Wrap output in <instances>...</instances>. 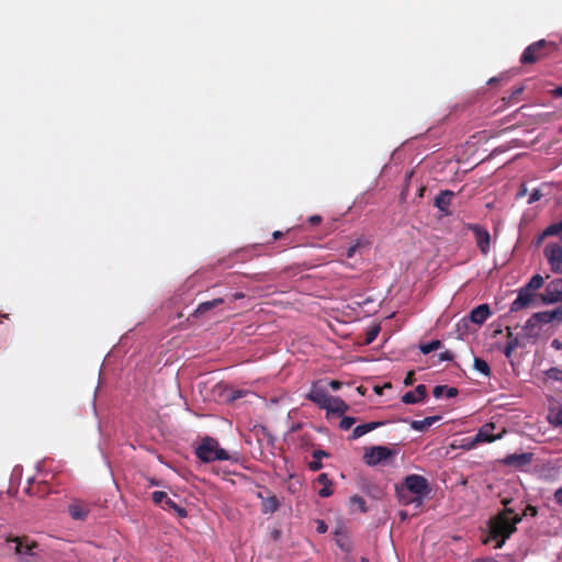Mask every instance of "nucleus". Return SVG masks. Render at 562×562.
I'll return each instance as SVG.
<instances>
[{"label":"nucleus","instance_id":"obj_1","mask_svg":"<svg viewBox=\"0 0 562 562\" xmlns=\"http://www.w3.org/2000/svg\"><path fill=\"white\" fill-rule=\"evenodd\" d=\"M522 520V517L515 514L512 508H504L494 518L491 519L490 528L492 537L499 539L496 548H501L506 539L515 531L516 525Z\"/></svg>","mask_w":562,"mask_h":562},{"label":"nucleus","instance_id":"obj_2","mask_svg":"<svg viewBox=\"0 0 562 562\" xmlns=\"http://www.w3.org/2000/svg\"><path fill=\"white\" fill-rule=\"evenodd\" d=\"M195 453L203 462L224 460L237 461V457L235 454H231L228 451L221 448L218 441L211 437L202 439L201 443L195 449Z\"/></svg>","mask_w":562,"mask_h":562},{"label":"nucleus","instance_id":"obj_3","mask_svg":"<svg viewBox=\"0 0 562 562\" xmlns=\"http://www.w3.org/2000/svg\"><path fill=\"white\" fill-rule=\"evenodd\" d=\"M557 48L553 42L546 40L537 41L525 48L520 56V63L524 65H532L551 54Z\"/></svg>","mask_w":562,"mask_h":562},{"label":"nucleus","instance_id":"obj_4","mask_svg":"<svg viewBox=\"0 0 562 562\" xmlns=\"http://www.w3.org/2000/svg\"><path fill=\"white\" fill-rule=\"evenodd\" d=\"M394 456V451L385 446H374L368 449L363 456L368 465H376Z\"/></svg>","mask_w":562,"mask_h":562},{"label":"nucleus","instance_id":"obj_5","mask_svg":"<svg viewBox=\"0 0 562 562\" xmlns=\"http://www.w3.org/2000/svg\"><path fill=\"white\" fill-rule=\"evenodd\" d=\"M543 251L551 270L555 273H562V247L555 243H550Z\"/></svg>","mask_w":562,"mask_h":562},{"label":"nucleus","instance_id":"obj_6","mask_svg":"<svg viewBox=\"0 0 562 562\" xmlns=\"http://www.w3.org/2000/svg\"><path fill=\"white\" fill-rule=\"evenodd\" d=\"M541 300L546 304H553L562 301V279H555L548 283Z\"/></svg>","mask_w":562,"mask_h":562},{"label":"nucleus","instance_id":"obj_7","mask_svg":"<svg viewBox=\"0 0 562 562\" xmlns=\"http://www.w3.org/2000/svg\"><path fill=\"white\" fill-rule=\"evenodd\" d=\"M407 490L417 496H424L428 493V482L424 476L411 474L405 479Z\"/></svg>","mask_w":562,"mask_h":562},{"label":"nucleus","instance_id":"obj_8","mask_svg":"<svg viewBox=\"0 0 562 562\" xmlns=\"http://www.w3.org/2000/svg\"><path fill=\"white\" fill-rule=\"evenodd\" d=\"M330 395L325 389L318 387L316 385L312 386L307 394V398L317 404L321 408L327 407L330 401Z\"/></svg>","mask_w":562,"mask_h":562},{"label":"nucleus","instance_id":"obj_9","mask_svg":"<svg viewBox=\"0 0 562 562\" xmlns=\"http://www.w3.org/2000/svg\"><path fill=\"white\" fill-rule=\"evenodd\" d=\"M533 321H539L540 324L562 323V307L535 313Z\"/></svg>","mask_w":562,"mask_h":562},{"label":"nucleus","instance_id":"obj_10","mask_svg":"<svg viewBox=\"0 0 562 562\" xmlns=\"http://www.w3.org/2000/svg\"><path fill=\"white\" fill-rule=\"evenodd\" d=\"M533 294L524 286L519 290L517 299L510 305V312H517L530 306Z\"/></svg>","mask_w":562,"mask_h":562},{"label":"nucleus","instance_id":"obj_11","mask_svg":"<svg viewBox=\"0 0 562 562\" xmlns=\"http://www.w3.org/2000/svg\"><path fill=\"white\" fill-rule=\"evenodd\" d=\"M495 429V425L493 423H487L485 425H483L477 434L475 435L474 437V443H481V442H492L498 438H501V436H494L493 435V431Z\"/></svg>","mask_w":562,"mask_h":562},{"label":"nucleus","instance_id":"obj_12","mask_svg":"<svg viewBox=\"0 0 562 562\" xmlns=\"http://www.w3.org/2000/svg\"><path fill=\"white\" fill-rule=\"evenodd\" d=\"M473 233L475 235L476 244L480 248V250L486 255L490 250V243H491V236L486 229H483L482 227L474 226Z\"/></svg>","mask_w":562,"mask_h":562},{"label":"nucleus","instance_id":"obj_13","mask_svg":"<svg viewBox=\"0 0 562 562\" xmlns=\"http://www.w3.org/2000/svg\"><path fill=\"white\" fill-rule=\"evenodd\" d=\"M427 395V387L424 384L416 386L414 391H409L402 396L405 404H415L422 402Z\"/></svg>","mask_w":562,"mask_h":562},{"label":"nucleus","instance_id":"obj_14","mask_svg":"<svg viewBox=\"0 0 562 562\" xmlns=\"http://www.w3.org/2000/svg\"><path fill=\"white\" fill-rule=\"evenodd\" d=\"M7 541H13L16 543L14 550L15 553L19 554L21 558L34 555L33 548L35 547V544H29L25 538H8Z\"/></svg>","mask_w":562,"mask_h":562},{"label":"nucleus","instance_id":"obj_15","mask_svg":"<svg viewBox=\"0 0 562 562\" xmlns=\"http://www.w3.org/2000/svg\"><path fill=\"white\" fill-rule=\"evenodd\" d=\"M490 315V306L487 304H481L472 310L470 313V319L477 325H482Z\"/></svg>","mask_w":562,"mask_h":562},{"label":"nucleus","instance_id":"obj_16","mask_svg":"<svg viewBox=\"0 0 562 562\" xmlns=\"http://www.w3.org/2000/svg\"><path fill=\"white\" fill-rule=\"evenodd\" d=\"M532 459L531 453L509 454L504 459V463L507 465L520 468L530 463Z\"/></svg>","mask_w":562,"mask_h":562},{"label":"nucleus","instance_id":"obj_17","mask_svg":"<svg viewBox=\"0 0 562 562\" xmlns=\"http://www.w3.org/2000/svg\"><path fill=\"white\" fill-rule=\"evenodd\" d=\"M453 193L449 190L440 192L435 199V205L443 213L448 214V207L451 203Z\"/></svg>","mask_w":562,"mask_h":562},{"label":"nucleus","instance_id":"obj_18","mask_svg":"<svg viewBox=\"0 0 562 562\" xmlns=\"http://www.w3.org/2000/svg\"><path fill=\"white\" fill-rule=\"evenodd\" d=\"M88 513V506L82 503L74 502L69 505V514L76 520H83Z\"/></svg>","mask_w":562,"mask_h":562},{"label":"nucleus","instance_id":"obj_19","mask_svg":"<svg viewBox=\"0 0 562 562\" xmlns=\"http://www.w3.org/2000/svg\"><path fill=\"white\" fill-rule=\"evenodd\" d=\"M349 408L348 404L339 397H330L329 404L326 409L328 413L341 415Z\"/></svg>","mask_w":562,"mask_h":562},{"label":"nucleus","instance_id":"obj_20","mask_svg":"<svg viewBox=\"0 0 562 562\" xmlns=\"http://www.w3.org/2000/svg\"><path fill=\"white\" fill-rule=\"evenodd\" d=\"M440 419V416H429L422 420H412L411 427L416 431H426L429 427H431L435 423H437Z\"/></svg>","mask_w":562,"mask_h":562},{"label":"nucleus","instance_id":"obj_21","mask_svg":"<svg viewBox=\"0 0 562 562\" xmlns=\"http://www.w3.org/2000/svg\"><path fill=\"white\" fill-rule=\"evenodd\" d=\"M262 499V513L263 514H272L278 510L280 506V502L274 495H270L268 497H262L261 494L258 495Z\"/></svg>","mask_w":562,"mask_h":562},{"label":"nucleus","instance_id":"obj_22","mask_svg":"<svg viewBox=\"0 0 562 562\" xmlns=\"http://www.w3.org/2000/svg\"><path fill=\"white\" fill-rule=\"evenodd\" d=\"M224 302L223 299L218 297V299H214L212 301H207V302H203V303H200L196 307V310L194 311L193 313V316L195 317H199V316H202L204 315L206 312H209L210 310H212L213 307H216L218 306L220 304H222Z\"/></svg>","mask_w":562,"mask_h":562},{"label":"nucleus","instance_id":"obj_23","mask_svg":"<svg viewBox=\"0 0 562 562\" xmlns=\"http://www.w3.org/2000/svg\"><path fill=\"white\" fill-rule=\"evenodd\" d=\"M317 482L323 485V487L318 491V495L321 497H328L333 494L331 481L326 473L319 474Z\"/></svg>","mask_w":562,"mask_h":562},{"label":"nucleus","instance_id":"obj_24","mask_svg":"<svg viewBox=\"0 0 562 562\" xmlns=\"http://www.w3.org/2000/svg\"><path fill=\"white\" fill-rule=\"evenodd\" d=\"M380 425H382L381 422H372V423H368V424H363V425H359L357 426L353 431H352V438L353 439H357V438H360L361 436L366 435L367 432L375 429L376 427H379Z\"/></svg>","mask_w":562,"mask_h":562},{"label":"nucleus","instance_id":"obj_25","mask_svg":"<svg viewBox=\"0 0 562 562\" xmlns=\"http://www.w3.org/2000/svg\"><path fill=\"white\" fill-rule=\"evenodd\" d=\"M539 321H533V315L526 322L524 330L528 337H538L540 334Z\"/></svg>","mask_w":562,"mask_h":562},{"label":"nucleus","instance_id":"obj_26","mask_svg":"<svg viewBox=\"0 0 562 562\" xmlns=\"http://www.w3.org/2000/svg\"><path fill=\"white\" fill-rule=\"evenodd\" d=\"M164 507L167 508V509L173 510L175 513H177V515L179 517H186L187 516V510L183 507L179 506L175 501H172L169 497L165 501V506Z\"/></svg>","mask_w":562,"mask_h":562},{"label":"nucleus","instance_id":"obj_27","mask_svg":"<svg viewBox=\"0 0 562 562\" xmlns=\"http://www.w3.org/2000/svg\"><path fill=\"white\" fill-rule=\"evenodd\" d=\"M543 285V278L540 274L533 276L530 281L524 286L532 293V291L540 289Z\"/></svg>","mask_w":562,"mask_h":562},{"label":"nucleus","instance_id":"obj_28","mask_svg":"<svg viewBox=\"0 0 562 562\" xmlns=\"http://www.w3.org/2000/svg\"><path fill=\"white\" fill-rule=\"evenodd\" d=\"M474 369L488 376L491 374V369L487 362L481 358H474Z\"/></svg>","mask_w":562,"mask_h":562},{"label":"nucleus","instance_id":"obj_29","mask_svg":"<svg viewBox=\"0 0 562 562\" xmlns=\"http://www.w3.org/2000/svg\"><path fill=\"white\" fill-rule=\"evenodd\" d=\"M508 329V335H509V340L507 341L506 346H505V349H504V355L509 358L513 353V351L517 348L518 346V339L517 338H513L512 337V333L509 331V327L507 328Z\"/></svg>","mask_w":562,"mask_h":562},{"label":"nucleus","instance_id":"obj_30","mask_svg":"<svg viewBox=\"0 0 562 562\" xmlns=\"http://www.w3.org/2000/svg\"><path fill=\"white\" fill-rule=\"evenodd\" d=\"M562 232V221L559 222V223H553L551 224L550 226H548L543 233H542V237H547V236H554V235H558L559 233Z\"/></svg>","mask_w":562,"mask_h":562},{"label":"nucleus","instance_id":"obj_31","mask_svg":"<svg viewBox=\"0 0 562 562\" xmlns=\"http://www.w3.org/2000/svg\"><path fill=\"white\" fill-rule=\"evenodd\" d=\"M379 333H380L379 325L371 326L366 334L364 344L370 345L371 342H373L374 339L378 337Z\"/></svg>","mask_w":562,"mask_h":562},{"label":"nucleus","instance_id":"obj_32","mask_svg":"<svg viewBox=\"0 0 562 562\" xmlns=\"http://www.w3.org/2000/svg\"><path fill=\"white\" fill-rule=\"evenodd\" d=\"M440 347H441V341L440 340H431L430 342L422 345L420 346V351L424 355H428L431 351L439 349Z\"/></svg>","mask_w":562,"mask_h":562},{"label":"nucleus","instance_id":"obj_33","mask_svg":"<svg viewBox=\"0 0 562 562\" xmlns=\"http://www.w3.org/2000/svg\"><path fill=\"white\" fill-rule=\"evenodd\" d=\"M350 505L352 507H357L362 513L367 512L366 501L359 495H353L350 497Z\"/></svg>","mask_w":562,"mask_h":562},{"label":"nucleus","instance_id":"obj_34","mask_svg":"<svg viewBox=\"0 0 562 562\" xmlns=\"http://www.w3.org/2000/svg\"><path fill=\"white\" fill-rule=\"evenodd\" d=\"M524 89H525V88H524L522 86L516 87V88L512 91L510 95H509L508 98H505V97H504V98H503V100H504V101H507V103H514V102H516L517 97H518L519 94H521V93H522Z\"/></svg>","mask_w":562,"mask_h":562},{"label":"nucleus","instance_id":"obj_35","mask_svg":"<svg viewBox=\"0 0 562 562\" xmlns=\"http://www.w3.org/2000/svg\"><path fill=\"white\" fill-rule=\"evenodd\" d=\"M547 376L549 379H552V380H555V381H561L562 380V370L559 369V368H550L547 371Z\"/></svg>","mask_w":562,"mask_h":562},{"label":"nucleus","instance_id":"obj_36","mask_svg":"<svg viewBox=\"0 0 562 562\" xmlns=\"http://www.w3.org/2000/svg\"><path fill=\"white\" fill-rule=\"evenodd\" d=\"M153 502L155 504H161L162 502L165 503V501L168 498L167 497V494L165 492H160V491H156L153 493Z\"/></svg>","mask_w":562,"mask_h":562},{"label":"nucleus","instance_id":"obj_37","mask_svg":"<svg viewBox=\"0 0 562 562\" xmlns=\"http://www.w3.org/2000/svg\"><path fill=\"white\" fill-rule=\"evenodd\" d=\"M355 418L353 417H344L341 420H340V428L344 429V430H348L349 428H351V426L355 424Z\"/></svg>","mask_w":562,"mask_h":562},{"label":"nucleus","instance_id":"obj_38","mask_svg":"<svg viewBox=\"0 0 562 562\" xmlns=\"http://www.w3.org/2000/svg\"><path fill=\"white\" fill-rule=\"evenodd\" d=\"M550 422L557 426L562 427V411H558L550 415Z\"/></svg>","mask_w":562,"mask_h":562},{"label":"nucleus","instance_id":"obj_39","mask_svg":"<svg viewBox=\"0 0 562 562\" xmlns=\"http://www.w3.org/2000/svg\"><path fill=\"white\" fill-rule=\"evenodd\" d=\"M362 247V244L360 241H357L355 245L348 248L347 250V257L352 258L356 252Z\"/></svg>","mask_w":562,"mask_h":562},{"label":"nucleus","instance_id":"obj_40","mask_svg":"<svg viewBox=\"0 0 562 562\" xmlns=\"http://www.w3.org/2000/svg\"><path fill=\"white\" fill-rule=\"evenodd\" d=\"M541 196H542V193L540 192V190L535 189L529 196L528 204L535 203L536 201L540 200Z\"/></svg>","mask_w":562,"mask_h":562},{"label":"nucleus","instance_id":"obj_41","mask_svg":"<svg viewBox=\"0 0 562 562\" xmlns=\"http://www.w3.org/2000/svg\"><path fill=\"white\" fill-rule=\"evenodd\" d=\"M447 389L446 385H437L434 387L432 390V394L436 398H439L443 395V393L446 392L445 390Z\"/></svg>","mask_w":562,"mask_h":562},{"label":"nucleus","instance_id":"obj_42","mask_svg":"<svg viewBox=\"0 0 562 562\" xmlns=\"http://www.w3.org/2000/svg\"><path fill=\"white\" fill-rule=\"evenodd\" d=\"M312 456H313V458H314V459H316V460H319V461H321V459H322V458H327V457H328V453H327V452H325L324 450H319V449H317V450H314V451H313Z\"/></svg>","mask_w":562,"mask_h":562},{"label":"nucleus","instance_id":"obj_43","mask_svg":"<svg viewBox=\"0 0 562 562\" xmlns=\"http://www.w3.org/2000/svg\"><path fill=\"white\" fill-rule=\"evenodd\" d=\"M536 516L537 515V509L536 507L531 506V505H528L525 509V512L522 513V515H520L521 517H525V516Z\"/></svg>","mask_w":562,"mask_h":562},{"label":"nucleus","instance_id":"obj_44","mask_svg":"<svg viewBox=\"0 0 562 562\" xmlns=\"http://www.w3.org/2000/svg\"><path fill=\"white\" fill-rule=\"evenodd\" d=\"M453 359V355L450 351H445L439 355L440 361H450Z\"/></svg>","mask_w":562,"mask_h":562},{"label":"nucleus","instance_id":"obj_45","mask_svg":"<svg viewBox=\"0 0 562 562\" xmlns=\"http://www.w3.org/2000/svg\"><path fill=\"white\" fill-rule=\"evenodd\" d=\"M308 467L312 471H318L323 468V463L319 460L315 459L313 462L310 463Z\"/></svg>","mask_w":562,"mask_h":562},{"label":"nucleus","instance_id":"obj_46","mask_svg":"<svg viewBox=\"0 0 562 562\" xmlns=\"http://www.w3.org/2000/svg\"><path fill=\"white\" fill-rule=\"evenodd\" d=\"M446 392V396L447 397H453L458 394V390L456 387H448L445 390Z\"/></svg>","mask_w":562,"mask_h":562},{"label":"nucleus","instance_id":"obj_47","mask_svg":"<svg viewBox=\"0 0 562 562\" xmlns=\"http://www.w3.org/2000/svg\"><path fill=\"white\" fill-rule=\"evenodd\" d=\"M554 499L558 504L562 505V486L555 491Z\"/></svg>","mask_w":562,"mask_h":562},{"label":"nucleus","instance_id":"obj_48","mask_svg":"<svg viewBox=\"0 0 562 562\" xmlns=\"http://www.w3.org/2000/svg\"><path fill=\"white\" fill-rule=\"evenodd\" d=\"M316 529H317V531H318L319 533H324V532H326V530H327V526H326V524H325L323 520H318V521H317V528H316Z\"/></svg>","mask_w":562,"mask_h":562},{"label":"nucleus","instance_id":"obj_49","mask_svg":"<svg viewBox=\"0 0 562 562\" xmlns=\"http://www.w3.org/2000/svg\"><path fill=\"white\" fill-rule=\"evenodd\" d=\"M551 94L555 98H561L562 97V86L560 87H557L555 89H553L551 91Z\"/></svg>","mask_w":562,"mask_h":562},{"label":"nucleus","instance_id":"obj_50","mask_svg":"<svg viewBox=\"0 0 562 562\" xmlns=\"http://www.w3.org/2000/svg\"><path fill=\"white\" fill-rule=\"evenodd\" d=\"M413 381H414L413 372L411 371V372H408L407 376L405 378L404 384L411 385V384H413Z\"/></svg>","mask_w":562,"mask_h":562},{"label":"nucleus","instance_id":"obj_51","mask_svg":"<svg viewBox=\"0 0 562 562\" xmlns=\"http://www.w3.org/2000/svg\"><path fill=\"white\" fill-rule=\"evenodd\" d=\"M551 346L557 350L562 349V342L559 339H553L551 342Z\"/></svg>","mask_w":562,"mask_h":562},{"label":"nucleus","instance_id":"obj_52","mask_svg":"<svg viewBox=\"0 0 562 562\" xmlns=\"http://www.w3.org/2000/svg\"><path fill=\"white\" fill-rule=\"evenodd\" d=\"M310 223L313 224V225H316L321 222V216L318 215H313L308 218Z\"/></svg>","mask_w":562,"mask_h":562},{"label":"nucleus","instance_id":"obj_53","mask_svg":"<svg viewBox=\"0 0 562 562\" xmlns=\"http://www.w3.org/2000/svg\"><path fill=\"white\" fill-rule=\"evenodd\" d=\"M329 385L333 390L336 391L341 386V383L339 381L333 380V381H330Z\"/></svg>","mask_w":562,"mask_h":562},{"label":"nucleus","instance_id":"obj_54","mask_svg":"<svg viewBox=\"0 0 562 562\" xmlns=\"http://www.w3.org/2000/svg\"><path fill=\"white\" fill-rule=\"evenodd\" d=\"M527 194V188L525 186L520 187V190L517 193V198H522Z\"/></svg>","mask_w":562,"mask_h":562},{"label":"nucleus","instance_id":"obj_55","mask_svg":"<svg viewBox=\"0 0 562 562\" xmlns=\"http://www.w3.org/2000/svg\"><path fill=\"white\" fill-rule=\"evenodd\" d=\"M476 445H477V443H474V438H473V439H471L467 445H464V447H465L467 449H472V448H474Z\"/></svg>","mask_w":562,"mask_h":562},{"label":"nucleus","instance_id":"obj_56","mask_svg":"<svg viewBox=\"0 0 562 562\" xmlns=\"http://www.w3.org/2000/svg\"><path fill=\"white\" fill-rule=\"evenodd\" d=\"M510 502H512V499H510V498H503V499H502V504L505 506V508H508L507 506H508V504H509Z\"/></svg>","mask_w":562,"mask_h":562},{"label":"nucleus","instance_id":"obj_57","mask_svg":"<svg viewBox=\"0 0 562 562\" xmlns=\"http://www.w3.org/2000/svg\"><path fill=\"white\" fill-rule=\"evenodd\" d=\"M281 236H282V233H281L280 231H276V232L273 233V238H274V239H279Z\"/></svg>","mask_w":562,"mask_h":562},{"label":"nucleus","instance_id":"obj_58","mask_svg":"<svg viewBox=\"0 0 562 562\" xmlns=\"http://www.w3.org/2000/svg\"><path fill=\"white\" fill-rule=\"evenodd\" d=\"M497 81H498V78H497V77H493V78H491V79L487 81V83H488V85H494V83H496Z\"/></svg>","mask_w":562,"mask_h":562},{"label":"nucleus","instance_id":"obj_59","mask_svg":"<svg viewBox=\"0 0 562 562\" xmlns=\"http://www.w3.org/2000/svg\"><path fill=\"white\" fill-rule=\"evenodd\" d=\"M233 297H234V300L243 299L244 294L238 292V293H235Z\"/></svg>","mask_w":562,"mask_h":562},{"label":"nucleus","instance_id":"obj_60","mask_svg":"<svg viewBox=\"0 0 562 562\" xmlns=\"http://www.w3.org/2000/svg\"><path fill=\"white\" fill-rule=\"evenodd\" d=\"M243 395L241 392H237V394L233 397V398H237V397H240Z\"/></svg>","mask_w":562,"mask_h":562},{"label":"nucleus","instance_id":"obj_61","mask_svg":"<svg viewBox=\"0 0 562 562\" xmlns=\"http://www.w3.org/2000/svg\"><path fill=\"white\" fill-rule=\"evenodd\" d=\"M361 562H369L367 558H361Z\"/></svg>","mask_w":562,"mask_h":562},{"label":"nucleus","instance_id":"obj_62","mask_svg":"<svg viewBox=\"0 0 562 562\" xmlns=\"http://www.w3.org/2000/svg\"><path fill=\"white\" fill-rule=\"evenodd\" d=\"M375 392L380 394L381 390L379 387H375Z\"/></svg>","mask_w":562,"mask_h":562},{"label":"nucleus","instance_id":"obj_63","mask_svg":"<svg viewBox=\"0 0 562 562\" xmlns=\"http://www.w3.org/2000/svg\"><path fill=\"white\" fill-rule=\"evenodd\" d=\"M150 484H151V485H156L157 483H156V481L151 480V481H150Z\"/></svg>","mask_w":562,"mask_h":562}]
</instances>
